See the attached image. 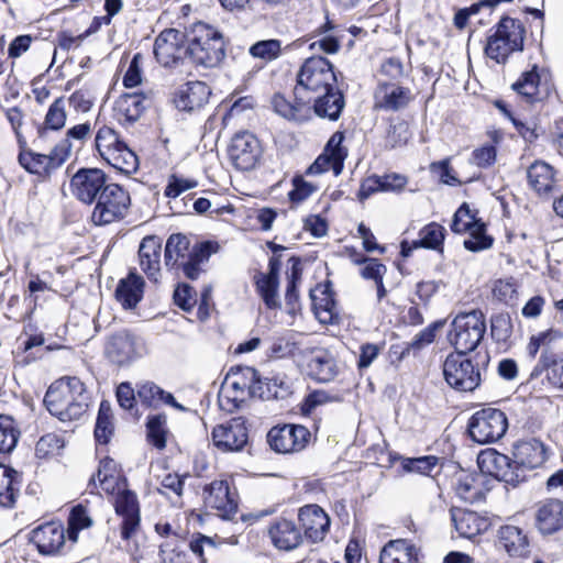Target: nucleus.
<instances>
[{
	"instance_id": "nucleus-1",
	"label": "nucleus",
	"mask_w": 563,
	"mask_h": 563,
	"mask_svg": "<svg viewBox=\"0 0 563 563\" xmlns=\"http://www.w3.org/2000/svg\"><path fill=\"white\" fill-rule=\"evenodd\" d=\"M90 397L77 377H62L47 389L44 404L60 421L79 419L88 409Z\"/></svg>"
},
{
	"instance_id": "nucleus-2",
	"label": "nucleus",
	"mask_w": 563,
	"mask_h": 563,
	"mask_svg": "<svg viewBox=\"0 0 563 563\" xmlns=\"http://www.w3.org/2000/svg\"><path fill=\"white\" fill-rule=\"evenodd\" d=\"M218 244L212 242L197 243L190 247L189 239L181 233L172 234L165 245L164 260L167 268L181 267L185 276L197 279L202 272L201 265L216 253Z\"/></svg>"
},
{
	"instance_id": "nucleus-3",
	"label": "nucleus",
	"mask_w": 563,
	"mask_h": 563,
	"mask_svg": "<svg viewBox=\"0 0 563 563\" xmlns=\"http://www.w3.org/2000/svg\"><path fill=\"white\" fill-rule=\"evenodd\" d=\"M277 385L276 379L261 378L258 372L253 367H240L236 372L227 375L221 387L219 399L221 406L231 404L228 408L238 409L247 397H269L272 395L271 383Z\"/></svg>"
},
{
	"instance_id": "nucleus-4",
	"label": "nucleus",
	"mask_w": 563,
	"mask_h": 563,
	"mask_svg": "<svg viewBox=\"0 0 563 563\" xmlns=\"http://www.w3.org/2000/svg\"><path fill=\"white\" fill-rule=\"evenodd\" d=\"M335 82L336 76L332 64L322 56L310 57L305 60L297 74L294 97L311 104L316 93L328 91Z\"/></svg>"
},
{
	"instance_id": "nucleus-5",
	"label": "nucleus",
	"mask_w": 563,
	"mask_h": 563,
	"mask_svg": "<svg viewBox=\"0 0 563 563\" xmlns=\"http://www.w3.org/2000/svg\"><path fill=\"white\" fill-rule=\"evenodd\" d=\"M186 53L198 65L218 66L225 56L222 33L205 23L195 24L189 34Z\"/></svg>"
},
{
	"instance_id": "nucleus-6",
	"label": "nucleus",
	"mask_w": 563,
	"mask_h": 563,
	"mask_svg": "<svg viewBox=\"0 0 563 563\" xmlns=\"http://www.w3.org/2000/svg\"><path fill=\"white\" fill-rule=\"evenodd\" d=\"M95 146L100 157L119 172L130 175L137 170L136 154L114 129L108 125L101 126L96 133Z\"/></svg>"
},
{
	"instance_id": "nucleus-7",
	"label": "nucleus",
	"mask_w": 563,
	"mask_h": 563,
	"mask_svg": "<svg viewBox=\"0 0 563 563\" xmlns=\"http://www.w3.org/2000/svg\"><path fill=\"white\" fill-rule=\"evenodd\" d=\"M526 30L521 21L505 16L488 36L485 53L497 63H504L514 53L522 51Z\"/></svg>"
},
{
	"instance_id": "nucleus-8",
	"label": "nucleus",
	"mask_w": 563,
	"mask_h": 563,
	"mask_svg": "<svg viewBox=\"0 0 563 563\" xmlns=\"http://www.w3.org/2000/svg\"><path fill=\"white\" fill-rule=\"evenodd\" d=\"M485 332L486 322L483 312L473 310L460 313L453 319L448 338L456 353L467 354L478 346Z\"/></svg>"
},
{
	"instance_id": "nucleus-9",
	"label": "nucleus",
	"mask_w": 563,
	"mask_h": 563,
	"mask_svg": "<svg viewBox=\"0 0 563 563\" xmlns=\"http://www.w3.org/2000/svg\"><path fill=\"white\" fill-rule=\"evenodd\" d=\"M508 429V419L497 408H483L470 418L467 430L473 441L489 444L501 439Z\"/></svg>"
},
{
	"instance_id": "nucleus-10",
	"label": "nucleus",
	"mask_w": 563,
	"mask_h": 563,
	"mask_svg": "<svg viewBox=\"0 0 563 563\" xmlns=\"http://www.w3.org/2000/svg\"><path fill=\"white\" fill-rule=\"evenodd\" d=\"M95 202L91 221L96 225H107L125 217L131 199L129 192L121 186L109 184Z\"/></svg>"
},
{
	"instance_id": "nucleus-11",
	"label": "nucleus",
	"mask_w": 563,
	"mask_h": 563,
	"mask_svg": "<svg viewBox=\"0 0 563 563\" xmlns=\"http://www.w3.org/2000/svg\"><path fill=\"white\" fill-rule=\"evenodd\" d=\"M445 382L460 391H473L481 384V372L464 353H451L443 363Z\"/></svg>"
},
{
	"instance_id": "nucleus-12",
	"label": "nucleus",
	"mask_w": 563,
	"mask_h": 563,
	"mask_svg": "<svg viewBox=\"0 0 563 563\" xmlns=\"http://www.w3.org/2000/svg\"><path fill=\"white\" fill-rule=\"evenodd\" d=\"M70 141L63 139L55 145L48 155L34 152L20 153L19 163L29 173L46 176L66 162L70 154Z\"/></svg>"
},
{
	"instance_id": "nucleus-13",
	"label": "nucleus",
	"mask_w": 563,
	"mask_h": 563,
	"mask_svg": "<svg viewBox=\"0 0 563 563\" xmlns=\"http://www.w3.org/2000/svg\"><path fill=\"white\" fill-rule=\"evenodd\" d=\"M310 439V431L300 424L277 426L272 428L267 434V441L272 450L283 454L303 450Z\"/></svg>"
},
{
	"instance_id": "nucleus-14",
	"label": "nucleus",
	"mask_w": 563,
	"mask_h": 563,
	"mask_svg": "<svg viewBox=\"0 0 563 563\" xmlns=\"http://www.w3.org/2000/svg\"><path fill=\"white\" fill-rule=\"evenodd\" d=\"M213 445L221 452H239L249 440V432L243 417L232 418L216 426L211 433Z\"/></svg>"
},
{
	"instance_id": "nucleus-15",
	"label": "nucleus",
	"mask_w": 563,
	"mask_h": 563,
	"mask_svg": "<svg viewBox=\"0 0 563 563\" xmlns=\"http://www.w3.org/2000/svg\"><path fill=\"white\" fill-rule=\"evenodd\" d=\"M228 154L236 169H253L262 154L260 141L250 132L236 133L229 145Z\"/></svg>"
},
{
	"instance_id": "nucleus-16",
	"label": "nucleus",
	"mask_w": 563,
	"mask_h": 563,
	"mask_svg": "<svg viewBox=\"0 0 563 563\" xmlns=\"http://www.w3.org/2000/svg\"><path fill=\"white\" fill-rule=\"evenodd\" d=\"M106 174L98 168H81L70 180L73 195L85 203H92L108 187Z\"/></svg>"
},
{
	"instance_id": "nucleus-17",
	"label": "nucleus",
	"mask_w": 563,
	"mask_h": 563,
	"mask_svg": "<svg viewBox=\"0 0 563 563\" xmlns=\"http://www.w3.org/2000/svg\"><path fill=\"white\" fill-rule=\"evenodd\" d=\"M343 139L342 133H334L328 141L324 152L317 157L306 174L320 175L331 169L334 176H339L347 155L346 150L341 146Z\"/></svg>"
},
{
	"instance_id": "nucleus-18",
	"label": "nucleus",
	"mask_w": 563,
	"mask_h": 563,
	"mask_svg": "<svg viewBox=\"0 0 563 563\" xmlns=\"http://www.w3.org/2000/svg\"><path fill=\"white\" fill-rule=\"evenodd\" d=\"M184 40V33L178 30L167 29L161 32L154 43V55L157 62L164 67L176 65L186 53Z\"/></svg>"
},
{
	"instance_id": "nucleus-19",
	"label": "nucleus",
	"mask_w": 563,
	"mask_h": 563,
	"mask_svg": "<svg viewBox=\"0 0 563 563\" xmlns=\"http://www.w3.org/2000/svg\"><path fill=\"white\" fill-rule=\"evenodd\" d=\"M477 464L482 473L492 475L499 481L512 483L519 478L514 460L496 450L481 452Z\"/></svg>"
},
{
	"instance_id": "nucleus-20",
	"label": "nucleus",
	"mask_w": 563,
	"mask_h": 563,
	"mask_svg": "<svg viewBox=\"0 0 563 563\" xmlns=\"http://www.w3.org/2000/svg\"><path fill=\"white\" fill-rule=\"evenodd\" d=\"M205 503L222 519H232L238 511V503L227 481H213L206 486Z\"/></svg>"
},
{
	"instance_id": "nucleus-21",
	"label": "nucleus",
	"mask_w": 563,
	"mask_h": 563,
	"mask_svg": "<svg viewBox=\"0 0 563 563\" xmlns=\"http://www.w3.org/2000/svg\"><path fill=\"white\" fill-rule=\"evenodd\" d=\"M298 519L305 537L311 542L322 541L330 528L328 514L318 505H306L299 509Z\"/></svg>"
},
{
	"instance_id": "nucleus-22",
	"label": "nucleus",
	"mask_w": 563,
	"mask_h": 563,
	"mask_svg": "<svg viewBox=\"0 0 563 563\" xmlns=\"http://www.w3.org/2000/svg\"><path fill=\"white\" fill-rule=\"evenodd\" d=\"M31 542L43 555L57 554L65 544L64 526L56 521L41 525L32 530Z\"/></svg>"
},
{
	"instance_id": "nucleus-23",
	"label": "nucleus",
	"mask_w": 563,
	"mask_h": 563,
	"mask_svg": "<svg viewBox=\"0 0 563 563\" xmlns=\"http://www.w3.org/2000/svg\"><path fill=\"white\" fill-rule=\"evenodd\" d=\"M115 512L122 517L121 537L130 539L140 525V509L136 495L128 489L118 494L114 503Z\"/></svg>"
},
{
	"instance_id": "nucleus-24",
	"label": "nucleus",
	"mask_w": 563,
	"mask_h": 563,
	"mask_svg": "<svg viewBox=\"0 0 563 563\" xmlns=\"http://www.w3.org/2000/svg\"><path fill=\"white\" fill-rule=\"evenodd\" d=\"M104 353L114 364H129L139 356L135 338L128 331L117 332L109 336Z\"/></svg>"
},
{
	"instance_id": "nucleus-25",
	"label": "nucleus",
	"mask_w": 563,
	"mask_h": 563,
	"mask_svg": "<svg viewBox=\"0 0 563 563\" xmlns=\"http://www.w3.org/2000/svg\"><path fill=\"white\" fill-rule=\"evenodd\" d=\"M268 537L273 545L282 551H292L303 541L296 523L285 518L276 519L269 525Z\"/></svg>"
},
{
	"instance_id": "nucleus-26",
	"label": "nucleus",
	"mask_w": 563,
	"mask_h": 563,
	"mask_svg": "<svg viewBox=\"0 0 563 563\" xmlns=\"http://www.w3.org/2000/svg\"><path fill=\"white\" fill-rule=\"evenodd\" d=\"M161 251L162 240L155 235L145 236L139 247L140 267L153 283L161 277Z\"/></svg>"
},
{
	"instance_id": "nucleus-27",
	"label": "nucleus",
	"mask_w": 563,
	"mask_h": 563,
	"mask_svg": "<svg viewBox=\"0 0 563 563\" xmlns=\"http://www.w3.org/2000/svg\"><path fill=\"white\" fill-rule=\"evenodd\" d=\"M528 185L540 197H549L556 185L555 169L544 161H536L527 169Z\"/></svg>"
},
{
	"instance_id": "nucleus-28",
	"label": "nucleus",
	"mask_w": 563,
	"mask_h": 563,
	"mask_svg": "<svg viewBox=\"0 0 563 563\" xmlns=\"http://www.w3.org/2000/svg\"><path fill=\"white\" fill-rule=\"evenodd\" d=\"M211 95L210 87L202 81H189L181 86L175 95V106L181 111H194L202 108Z\"/></svg>"
},
{
	"instance_id": "nucleus-29",
	"label": "nucleus",
	"mask_w": 563,
	"mask_h": 563,
	"mask_svg": "<svg viewBox=\"0 0 563 563\" xmlns=\"http://www.w3.org/2000/svg\"><path fill=\"white\" fill-rule=\"evenodd\" d=\"M536 522L542 534H553L563 529V501L550 498L540 503Z\"/></svg>"
},
{
	"instance_id": "nucleus-30",
	"label": "nucleus",
	"mask_w": 563,
	"mask_h": 563,
	"mask_svg": "<svg viewBox=\"0 0 563 563\" xmlns=\"http://www.w3.org/2000/svg\"><path fill=\"white\" fill-rule=\"evenodd\" d=\"M451 518L459 534L472 539L489 528V520L475 511L452 508Z\"/></svg>"
},
{
	"instance_id": "nucleus-31",
	"label": "nucleus",
	"mask_w": 563,
	"mask_h": 563,
	"mask_svg": "<svg viewBox=\"0 0 563 563\" xmlns=\"http://www.w3.org/2000/svg\"><path fill=\"white\" fill-rule=\"evenodd\" d=\"M412 99L409 88L396 84L382 82L376 89V107L387 111H398L405 108Z\"/></svg>"
},
{
	"instance_id": "nucleus-32",
	"label": "nucleus",
	"mask_w": 563,
	"mask_h": 563,
	"mask_svg": "<svg viewBox=\"0 0 563 563\" xmlns=\"http://www.w3.org/2000/svg\"><path fill=\"white\" fill-rule=\"evenodd\" d=\"M497 540L510 556L526 558L530 552L529 539L523 530L517 526H501L497 532Z\"/></svg>"
},
{
	"instance_id": "nucleus-33",
	"label": "nucleus",
	"mask_w": 563,
	"mask_h": 563,
	"mask_svg": "<svg viewBox=\"0 0 563 563\" xmlns=\"http://www.w3.org/2000/svg\"><path fill=\"white\" fill-rule=\"evenodd\" d=\"M307 371L313 379L328 383L333 380L338 374L336 361L329 351L317 350L311 353L308 360Z\"/></svg>"
},
{
	"instance_id": "nucleus-34",
	"label": "nucleus",
	"mask_w": 563,
	"mask_h": 563,
	"mask_svg": "<svg viewBox=\"0 0 563 563\" xmlns=\"http://www.w3.org/2000/svg\"><path fill=\"white\" fill-rule=\"evenodd\" d=\"M514 455L516 471L520 467L530 470L536 468L542 465L547 460L543 443L536 439L517 444Z\"/></svg>"
},
{
	"instance_id": "nucleus-35",
	"label": "nucleus",
	"mask_w": 563,
	"mask_h": 563,
	"mask_svg": "<svg viewBox=\"0 0 563 563\" xmlns=\"http://www.w3.org/2000/svg\"><path fill=\"white\" fill-rule=\"evenodd\" d=\"M316 99L311 103V111L321 118L338 120L345 104L343 95L330 87L328 91L316 93Z\"/></svg>"
},
{
	"instance_id": "nucleus-36",
	"label": "nucleus",
	"mask_w": 563,
	"mask_h": 563,
	"mask_svg": "<svg viewBox=\"0 0 563 563\" xmlns=\"http://www.w3.org/2000/svg\"><path fill=\"white\" fill-rule=\"evenodd\" d=\"M445 229L438 223H430L422 228L419 232V240L408 243H401V254L405 257L410 256L411 252L419 247L441 250L444 241Z\"/></svg>"
},
{
	"instance_id": "nucleus-37",
	"label": "nucleus",
	"mask_w": 563,
	"mask_h": 563,
	"mask_svg": "<svg viewBox=\"0 0 563 563\" xmlns=\"http://www.w3.org/2000/svg\"><path fill=\"white\" fill-rule=\"evenodd\" d=\"M453 487L459 498L465 503L474 504L484 498L482 475L462 471L455 475Z\"/></svg>"
},
{
	"instance_id": "nucleus-38",
	"label": "nucleus",
	"mask_w": 563,
	"mask_h": 563,
	"mask_svg": "<svg viewBox=\"0 0 563 563\" xmlns=\"http://www.w3.org/2000/svg\"><path fill=\"white\" fill-rule=\"evenodd\" d=\"M380 563H419V550L404 539L389 541L379 555Z\"/></svg>"
},
{
	"instance_id": "nucleus-39",
	"label": "nucleus",
	"mask_w": 563,
	"mask_h": 563,
	"mask_svg": "<svg viewBox=\"0 0 563 563\" xmlns=\"http://www.w3.org/2000/svg\"><path fill=\"white\" fill-rule=\"evenodd\" d=\"M144 280L136 273H130L126 278L119 282L115 289V298L124 309H132L143 298Z\"/></svg>"
},
{
	"instance_id": "nucleus-40",
	"label": "nucleus",
	"mask_w": 563,
	"mask_h": 563,
	"mask_svg": "<svg viewBox=\"0 0 563 563\" xmlns=\"http://www.w3.org/2000/svg\"><path fill=\"white\" fill-rule=\"evenodd\" d=\"M147 100V97L142 92L122 95L115 102L119 122L124 124L137 121L146 108Z\"/></svg>"
},
{
	"instance_id": "nucleus-41",
	"label": "nucleus",
	"mask_w": 563,
	"mask_h": 563,
	"mask_svg": "<svg viewBox=\"0 0 563 563\" xmlns=\"http://www.w3.org/2000/svg\"><path fill=\"white\" fill-rule=\"evenodd\" d=\"M312 309L321 323H332L338 316L333 294L328 286H318L310 291Z\"/></svg>"
},
{
	"instance_id": "nucleus-42",
	"label": "nucleus",
	"mask_w": 563,
	"mask_h": 563,
	"mask_svg": "<svg viewBox=\"0 0 563 563\" xmlns=\"http://www.w3.org/2000/svg\"><path fill=\"white\" fill-rule=\"evenodd\" d=\"M274 111L287 120L302 122L311 117V104L303 100L288 101L283 95L275 93L272 99Z\"/></svg>"
},
{
	"instance_id": "nucleus-43",
	"label": "nucleus",
	"mask_w": 563,
	"mask_h": 563,
	"mask_svg": "<svg viewBox=\"0 0 563 563\" xmlns=\"http://www.w3.org/2000/svg\"><path fill=\"white\" fill-rule=\"evenodd\" d=\"M21 487L20 474L5 465L0 464V506L12 507Z\"/></svg>"
},
{
	"instance_id": "nucleus-44",
	"label": "nucleus",
	"mask_w": 563,
	"mask_h": 563,
	"mask_svg": "<svg viewBox=\"0 0 563 563\" xmlns=\"http://www.w3.org/2000/svg\"><path fill=\"white\" fill-rule=\"evenodd\" d=\"M257 294L263 299L268 309H277L280 307L278 299V279L257 273L254 276Z\"/></svg>"
},
{
	"instance_id": "nucleus-45",
	"label": "nucleus",
	"mask_w": 563,
	"mask_h": 563,
	"mask_svg": "<svg viewBox=\"0 0 563 563\" xmlns=\"http://www.w3.org/2000/svg\"><path fill=\"white\" fill-rule=\"evenodd\" d=\"M65 99L57 98L48 108L43 126L38 129L40 137H45L48 130H60L66 122Z\"/></svg>"
},
{
	"instance_id": "nucleus-46",
	"label": "nucleus",
	"mask_w": 563,
	"mask_h": 563,
	"mask_svg": "<svg viewBox=\"0 0 563 563\" xmlns=\"http://www.w3.org/2000/svg\"><path fill=\"white\" fill-rule=\"evenodd\" d=\"M539 82L540 76L537 73V67L534 66L531 70L521 75V77L512 85V89L528 102H533L538 97Z\"/></svg>"
},
{
	"instance_id": "nucleus-47",
	"label": "nucleus",
	"mask_w": 563,
	"mask_h": 563,
	"mask_svg": "<svg viewBox=\"0 0 563 563\" xmlns=\"http://www.w3.org/2000/svg\"><path fill=\"white\" fill-rule=\"evenodd\" d=\"M113 434L111 407L108 401H101L96 421L95 438L98 443L107 444Z\"/></svg>"
},
{
	"instance_id": "nucleus-48",
	"label": "nucleus",
	"mask_w": 563,
	"mask_h": 563,
	"mask_svg": "<svg viewBox=\"0 0 563 563\" xmlns=\"http://www.w3.org/2000/svg\"><path fill=\"white\" fill-rule=\"evenodd\" d=\"M65 446L64 437L56 432L42 435L35 445V455L38 459H51L60 453Z\"/></svg>"
},
{
	"instance_id": "nucleus-49",
	"label": "nucleus",
	"mask_w": 563,
	"mask_h": 563,
	"mask_svg": "<svg viewBox=\"0 0 563 563\" xmlns=\"http://www.w3.org/2000/svg\"><path fill=\"white\" fill-rule=\"evenodd\" d=\"M468 236L464 240L463 245L467 251L481 252L493 246V236L486 233V224L482 221L477 225L466 231Z\"/></svg>"
},
{
	"instance_id": "nucleus-50",
	"label": "nucleus",
	"mask_w": 563,
	"mask_h": 563,
	"mask_svg": "<svg viewBox=\"0 0 563 563\" xmlns=\"http://www.w3.org/2000/svg\"><path fill=\"white\" fill-rule=\"evenodd\" d=\"M159 555L163 563H189L185 543L176 537L165 540L159 545Z\"/></svg>"
},
{
	"instance_id": "nucleus-51",
	"label": "nucleus",
	"mask_w": 563,
	"mask_h": 563,
	"mask_svg": "<svg viewBox=\"0 0 563 563\" xmlns=\"http://www.w3.org/2000/svg\"><path fill=\"white\" fill-rule=\"evenodd\" d=\"M19 430L10 416L0 415V453H10L16 445Z\"/></svg>"
},
{
	"instance_id": "nucleus-52",
	"label": "nucleus",
	"mask_w": 563,
	"mask_h": 563,
	"mask_svg": "<svg viewBox=\"0 0 563 563\" xmlns=\"http://www.w3.org/2000/svg\"><path fill=\"white\" fill-rule=\"evenodd\" d=\"M147 438L150 442L162 450L166 446V416L164 415H154L150 416L147 423Z\"/></svg>"
},
{
	"instance_id": "nucleus-53",
	"label": "nucleus",
	"mask_w": 563,
	"mask_h": 563,
	"mask_svg": "<svg viewBox=\"0 0 563 563\" xmlns=\"http://www.w3.org/2000/svg\"><path fill=\"white\" fill-rule=\"evenodd\" d=\"M477 211L471 210L470 206L464 202L461 207L455 211L451 230L454 233H466L473 225H477L482 221L476 217Z\"/></svg>"
},
{
	"instance_id": "nucleus-54",
	"label": "nucleus",
	"mask_w": 563,
	"mask_h": 563,
	"mask_svg": "<svg viewBox=\"0 0 563 563\" xmlns=\"http://www.w3.org/2000/svg\"><path fill=\"white\" fill-rule=\"evenodd\" d=\"M92 525L88 510L82 505L75 506L68 517V538L71 541H77L78 532Z\"/></svg>"
},
{
	"instance_id": "nucleus-55",
	"label": "nucleus",
	"mask_w": 563,
	"mask_h": 563,
	"mask_svg": "<svg viewBox=\"0 0 563 563\" xmlns=\"http://www.w3.org/2000/svg\"><path fill=\"white\" fill-rule=\"evenodd\" d=\"M282 46L278 40H265L253 44L249 52L255 58L273 60L280 54Z\"/></svg>"
},
{
	"instance_id": "nucleus-56",
	"label": "nucleus",
	"mask_w": 563,
	"mask_h": 563,
	"mask_svg": "<svg viewBox=\"0 0 563 563\" xmlns=\"http://www.w3.org/2000/svg\"><path fill=\"white\" fill-rule=\"evenodd\" d=\"M189 548L191 552L200 559V563H206L207 556L213 555L217 551L214 540L201 533L192 537L189 542Z\"/></svg>"
},
{
	"instance_id": "nucleus-57",
	"label": "nucleus",
	"mask_w": 563,
	"mask_h": 563,
	"mask_svg": "<svg viewBox=\"0 0 563 563\" xmlns=\"http://www.w3.org/2000/svg\"><path fill=\"white\" fill-rule=\"evenodd\" d=\"M438 464V457L433 455L407 459L402 462V467L407 472H415L428 475Z\"/></svg>"
},
{
	"instance_id": "nucleus-58",
	"label": "nucleus",
	"mask_w": 563,
	"mask_h": 563,
	"mask_svg": "<svg viewBox=\"0 0 563 563\" xmlns=\"http://www.w3.org/2000/svg\"><path fill=\"white\" fill-rule=\"evenodd\" d=\"M445 321L439 320L421 330L408 344V349L420 350L434 341L435 333L444 325Z\"/></svg>"
},
{
	"instance_id": "nucleus-59",
	"label": "nucleus",
	"mask_w": 563,
	"mask_h": 563,
	"mask_svg": "<svg viewBox=\"0 0 563 563\" xmlns=\"http://www.w3.org/2000/svg\"><path fill=\"white\" fill-rule=\"evenodd\" d=\"M163 389L154 383H145L139 387L137 398L147 407H158L162 404Z\"/></svg>"
},
{
	"instance_id": "nucleus-60",
	"label": "nucleus",
	"mask_w": 563,
	"mask_h": 563,
	"mask_svg": "<svg viewBox=\"0 0 563 563\" xmlns=\"http://www.w3.org/2000/svg\"><path fill=\"white\" fill-rule=\"evenodd\" d=\"M292 190L289 191L288 197L291 202H302L310 197L316 190V185L306 181L302 176H295L292 178Z\"/></svg>"
},
{
	"instance_id": "nucleus-61",
	"label": "nucleus",
	"mask_w": 563,
	"mask_h": 563,
	"mask_svg": "<svg viewBox=\"0 0 563 563\" xmlns=\"http://www.w3.org/2000/svg\"><path fill=\"white\" fill-rule=\"evenodd\" d=\"M496 147L493 144H485L473 151L471 163L477 167L487 168L496 162Z\"/></svg>"
},
{
	"instance_id": "nucleus-62",
	"label": "nucleus",
	"mask_w": 563,
	"mask_h": 563,
	"mask_svg": "<svg viewBox=\"0 0 563 563\" xmlns=\"http://www.w3.org/2000/svg\"><path fill=\"white\" fill-rule=\"evenodd\" d=\"M175 303L185 311H190L196 305V291L187 284L179 285L174 292Z\"/></svg>"
},
{
	"instance_id": "nucleus-63",
	"label": "nucleus",
	"mask_w": 563,
	"mask_h": 563,
	"mask_svg": "<svg viewBox=\"0 0 563 563\" xmlns=\"http://www.w3.org/2000/svg\"><path fill=\"white\" fill-rule=\"evenodd\" d=\"M143 57L140 53L135 54L123 77V85L126 88H134L142 82L141 63Z\"/></svg>"
},
{
	"instance_id": "nucleus-64",
	"label": "nucleus",
	"mask_w": 563,
	"mask_h": 563,
	"mask_svg": "<svg viewBox=\"0 0 563 563\" xmlns=\"http://www.w3.org/2000/svg\"><path fill=\"white\" fill-rule=\"evenodd\" d=\"M430 170L439 175L440 180L450 186H459L462 183L453 175L450 166V159L445 158L440 162H433L430 165Z\"/></svg>"
}]
</instances>
